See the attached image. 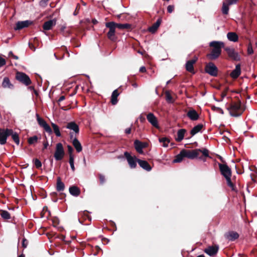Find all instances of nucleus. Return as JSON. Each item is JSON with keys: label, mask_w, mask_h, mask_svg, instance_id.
<instances>
[{"label": "nucleus", "mask_w": 257, "mask_h": 257, "mask_svg": "<svg viewBox=\"0 0 257 257\" xmlns=\"http://www.w3.org/2000/svg\"><path fill=\"white\" fill-rule=\"evenodd\" d=\"M209 46L213 48L210 53L207 55V57L210 60H215L220 55L221 48L224 47V43L222 42L212 41Z\"/></svg>", "instance_id": "obj_1"}, {"label": "nucleus", "mask_w": 257, "mask_h": 257, "mask_svg": "<svg viewBox=\"0 0 257 257\" xmlns=\"http://www.w3.org/2000/svg\"><path fill=\"white\" fill-rule=\"evenodd\" d=\"M227 109L230 114L234 117L240 116L243 111L241 108V102L239 101L232 102Z\"/></svg>", "instance_id": "obj_2"}, {"label": "nucleus", "mask_w": 257, "mask_h": 257, "mask_svg": "<svg viewBox=\"0 0 257 257\" xmlns=\"http://www.w3.org/2000/svg\"><path fill=\"white\" fill-rule=\"evenodd\" d=\"M16 79L26 86L31 84L32 82L29 76L22 72H17L16 73Z\"/></svg>", "instance_id": "obj_3"}, {"label": "nucleus", "mask_w": 257, "mask_h": 257, "mask_svg": "<svg viewBox=\"0 0 257 257\" xmlns=\"http://www.w3.org/2000/svg\"><path fill=\"white\" fill-rule=\"evenodd\" d=\"M105 26L109 29V31L107 34L108 38L112 41H115L116 37L115 33L116 28L115 27V23L113 22L106 23Z\"/></svg>", "instance_id": "obj_4"}, {"label": "nucleus", "mask_w": 257, "mask_h": 257, "mask_svg": "<svg viewBox=\"0 0 257 257\" xmlns=\"http://www.w3.org/2000/svg\"><path fill=\"white\" fill-rule=\"evenodd\" d=\"M64 155V149L62 144L60 143L57 144L54 158L56 161L61 160Z\"/></svg>", "instance_id": "obj_5"}, {"label": "nucleus", "mask_w": 257, "mask_h": 257, "mask_svg": "<svg viewBox=\"0 0 257 257\" xmlns=\"http://www.w3.org/2000/svg\"><path fill=\"white\" fill-rule=\"evenodd\" d=\"M205 72L212 76H216L218 74V68L212 62L207 64L205 68Z\"/></svg>", "instance_id": "obj_6"}, {"label": "nucleus", "mask_w": 257, "mask_h": 257, "mask_svg": "<svg viewBox=\"0 0 257 257\" xmlns=\"http://www.w3.org/2000/svg\"><path fill=\"white\" fill-rule=\"evenodd\" d=\"M218 166L221 174L225 177V178L231 177V169L226 164H219Z\"/></svg>", "instance_id": "obj_7"}, {"label": "nucleus", "mask_w": 257, "mask_h": 257, "mask_svg": "<svg viewBox=\"0 0 257 257\" xmlns=\"http://www.w3.org/2000/svg\"><path fill=\"white\" fill-rule=\"evenodd\" d=\"M124 155L126 157L130 167L132 169L135 168L137 166V162H138L137 161L138 159H137L136 157L131 156L127 152H125Z\"/></svg>", "instance_id": "obj_8"}, {"label": "nucleus", "mask_w": 257, "mask_h": 257, "mask_svg": "<svg viewBox=\"0 0 257 257\" xmlns=\"http://www.w3.org/2000/svg\"><path fill=\"white\" fill-rule=\"evenodd\" d=\"M186 158L193 159L196 158L199 155V153L201 151V149H195L193 150H183Z\"/></svg>", "instance_id": "obj_9"}, {"label": "nucleus", "mask_w": 257, "mask_h": 257, "mask_svg": "<svg viewBox=\"0 0 257 257\" xmlns=\"http://www.w3.org/2000/svg\"><path fill=\"white\" fill-rule=\"evenodd\" d=\"M37 120L39 124L43 127V128L47 133L50 134L52 133V131L50 126L48 124L45 120L40 117L38 114H37Z\"/></svg>", "instance_id": "obj_10"}, {"label": "nucleus", "mask_w": 257, "mask_h": 257, "mask_svg": "<svg viewBox=\"0 0 257 257\" xmlns=\"http://www.w3.org/2000/svg\"><path fill=\"white\" fill-rule=\"evenodd\" d=\"M147 119L148 121L151 124V125L158 128L159 127L158 121L157 118L155 116V115L152 112L149 113L147 115Z\"/></svg>", "instance_id": "obj_11"}, {"label": "nucleus", "mask_w": 257, "mask_h": 257, "mask_svg": "<svg viewBox=\"0 0 257 257\" xmlns=\"http://www.w3.org/2000/svg\"><path fill=\"white\" fill-rule=\"evenodd\" d=\"M228 56L235 60H239L240 57L238 54L236 52L234 49L229 47L225 48Z\"/></svg>", "instance_id": "obj_12"}, {"label": "nucleus", "mask_w": 257, "mask_h": 257, "mask_svg": "<svg viewBox=\"0 0 257 257\" xmlns=\"http://www.w3.org/2000/svg\"><path fill=\"white\" fill-rule=\"evenodd\" d=\"M9 137V133L7 129L0 128V144L5 145L7 143V138Z\"/></svg>", "instance_id": "obj_13"}, {"label": "nucleus", "mask_w": 257, "mask_h": 257, "mask_svg": "<svg viewBox=\"0 0 257 257\" xmlns=\"http://www.w3.org/2000/svg\"><path fill=\"white\" fill-rule=\"evenodd\" d=\"M70 136L71 139H73V145L75 148L76 151L78 153L80 152L82 150V148L80 142L76 139V138L74 137L73 133H71L70 134Z\"/></svg>", "instance_id": "obj_14"}, {"label": "nucleus", "mask_w": 257, "mask_h": 257, "mask_svg": "<svg viewBox=\"0 0 257 257\" xmlns=\"http://www.w3.org/2000/svg\"><path fill=\"white\" fill-rule=\"evenodd\" d=\"M218 246H210L204 249V252L209 256L216 254L218 251Z\"/></svg>", "instance_id": "obj_15"}, {"label": "nucleus", "mask_w": 257, "mask_h": 257, "mask_svg": "<svg viewBox=\"0 0 257 257\" xmlns=\"http://www.w3.org/2000/svg\"><path fill=\"white\" fill-rule=\"evenodd\" d=\"M197 57H195L193 59L187 61L185 65L186 70L190 72H194L193 65L197 61Z\"/></svg>", "instance_id": "obj_16"}, {"label": "nucleus", "mask_w": 257, "mask_h": 257, "mask_svg": "<svg viewBox=\"0 0 257 257\" xmlns=\"http://www.w3.org/2000/svg\"><path fill=\"white\" fill-rule=\"evenodd\" d=\"M66 127L67 129L73 131L75 134H78L79 132V126L74 121L68 122Z\"/></svg>", "instance_id": "obj_17"}, {"label": "nucleus", "mask_w": 257, "mask_h": 257, "mask_svg": "<svg viewBox=\"0 0 257 257\" xmlns=\"http://www.w3.org/2000/svg\"><path fill=\"white\" fill-rule=\"evenodd\" d=\"M32 22L29 20L19 21L16 24L15 30H21L28 27Z\"/></svg>", "instance_id": "obj_18"}, {"label": "nucleus", "mask_w": 257, "mask_h": 257, "mask_svg": "<svg viewBox=\"0 0 257 257\" xmlns=\"http://www.w3.org/2000/svg\"><path fill=\"white\" fill-rule=\"evenodd\" d=\"M225 238L229 241H233L239 237V234L235 231H229L225 235Z\"/></svg>", "instance_id": "obj_19"}, {"label": "nucleus", "mask_w": 257, "mask_h": 257, "mask_svg": "<svg viewBox=\"0 0 257 257\" xmlns=\"http://www.w3.org/2000/svg\"><path fill=\"white\" fill-rule=\"evenodd\" d=\"M56 24V20L55 19L51 20L45 22L43 26V28L45 30H49Z\"/></svg>", "instance_id": "obj_20"}, {"label": "nucleus", "mask_w": 257, "mask_h": 257, "mask_svg": "<svg viewBox=\"0 0 257 257\" xmlns=\"http://www.w3.org/2000/svg\"><path fill=\"white\" fill-rule=\"evenodd\" d=\"M241 73V68L240 64H237L235 69L230 74V76L233 79L237 78Z\"/></svg>", "instance_id": "obj_21"}, {"label": "nucleus", "mask_w": 257, "mask_h": 257, "mask_svg": "<svg viewBox=\"0 0 257 257\" xmlns=\"http://www.w3.org/2000/svg\"><path fill=\"white\" fill-rule=\"evenodd\" d=\"M7 132L9 133V136H11L13 140L17 145H19L20 140L18 134L14 132L13 130L7 128Z\"/></svg>", "instance_id": "obj_22"}, {"label": "nucleus", "mask_w": 257, "mask_h": 257, "mask_svg": "<svg viewBox=\"0 0 257 257\" xmlns=\"http://www.w3.org/2000/svg\"><path fill=\"white\" fill-rule=\"evenodd\" d=\"M187 116L191 120H196L199 118V115L197 113V111L194 109L189 110L187 113Z\"/></svg>", "instance_id": "obj_23"}, {"label": "nucleus", "mask_w": 257, "mask_h": 257, "mask_svg": "<svg viewBox=\"0 0 257 257\" xmlns=\"http://www.w3.org/2000/svg\"><path fill=\"white\" fill-rule=\"evenodd\" d=\"M2 85L4 88L13 89L14 88L13 84L11 82L10 79L8 77L4 78Z\"/></svg>", "instance_id": "obj_24"}, {"label": "nucleus", "mask_w": 257, "mask_h": 257, "mask_svg": "<svg viewBox=\"0 0 257 257\" xmlns=\"http://www.w3.org/2000/svg\"><path fill=\"white\" fill-rule=\"evenodd\" d=\"M137 162L139 163L140 167H142L143 169L147 170V171H150L151 170V167L146 161L141 160L139 159L138 160Z\"/></svg>", "instance_id": "obj_25"}, {"label": "nucleus", "mask_w": 257, "mask_h": 257, "mask_svg": "<svg viewBox=\"0 0 257 257\" xmlns=\"http://www.w3.org/2000/svg\"><path fill=\"white\" fill-rule=\"evenodd\" d=\"M69 191L71 195L75 197L79 196L80 193V189L76 186L69 187Z\"/></svg>", "instance_id": "obj_26"}, {"label": "nucleus", "mask_w": 257, "mask_h": 257, "mask_svg": "<svg viewBox=\"0 0 257 257\" xmlns=\"http://www.w3.org/2000/svg\"><path fill=\"white\" fill-rule=\"evenodd\" d=\"M161 22V20L158 19L155 23L149 28V31L152 33H154L160 25Z\"/></svg>", "instance_id": "obj_27"}, {"label": "nucleus", "mask_w": 257, "mask_h": 257, "mask_svg": "<svg viewBox=\"0 0 257 257\" xmlns=\"http://www.w3.org/2000/svg\"><path fill=\"white\" fill-rule=\"evenodd\" d=\"M185 133L186 130L185 129H180L178 130V131L177 132V137L176 138V141L180 142L182 140H183Z\"/></svg>", "instance_id": "obj_28"}, {"label": "nucleus", "mask_w": 257, "mask_h": 257, "mask_svg": "<svg viewBox=\"0 0 257 257\" xmlns=\"http://www.w3.org/2000/svg\"><path fill=\"white\" fill-rule=\"evenodd\" d=\"M227 39L230 41L234 42L237 41L238 37L237 34L233 32H229L227 34Z\"/></svg>", "instance_id": "obj_29"}, {"label": "nucleus", "mask_w": 257, "mask_h": 257, "mask_svg": "<svg viewBox=\"0 0 257 257\" xmlns=\"http://www.w3.org/2000/svg\"><path fill=\"white\" fill-rule=\"evenodd\" d=\"M134 145L138 153L142 154L143 153V148L144 147L142 143L138 140H136L135 141Z\"/></svg>", "instance_id": "obj_30"}, {"label": "nucleus", "mask_w": 257, "mask_h": 257, "mask_svg": "<svg viewBox=\"0 0 257 257\" xmlns=\"http://www.w3.org/2000/svg\"><path fill=\"white\" fill-rule=\"evenodd\" d=\"M203 127V125L202 124H198L197 125L195 126L191 131L190 134L193 136L196 135L197 133H199Z\"/></svg>", "instance_id": "obj_31"}, {"label": "nucleus", "mask_w": 257, "mask_h": 257, "mask_svg": "<svg viewBox=\"0 0 257 257\" xmlns=\"http://www.w3.org/2000/svg\"><path fill=\"white\" fill-rule=\"evenodd\" d=\"M65 188L64 184L61 181L60 177L57 179L56 189L58 191H63Z\"/></svg>", "instance_id": "obj_32"}, {"label": "nucleus", "mask_w": 257, "mask_h": 257, "mask_svg": "<svg viewBox=\"0 0 257 257\" xmlns=\"http://www.w3.org/2000/svg\"><path fill=\"white\" fill-rule=\"evenodd\" d=\"M184 158H185L184 152L182 150L180 153L176 156L175 159L173 160L174 163H180L181 162Z\"/></svg>", "instance_id": "obj_33"}, {"label": "nucleus", "mask_w": 257, "mask_h": 257, "mask_svg": "<svg viewBox=\"0 0 257 257\" xmlns=\"http://www.w3.org/2000/svg\"><path fill=\"white\" fill-rule=\"evenodd\" d=\"M115 27L120 30L128 29L131 28V25L128 24H117L115 23Z\"/></svg>", "instance_id": "obj_34"}, {"label": "nucleus", "mask_w": 257, "mask_h": 257, "mask_svg": "<svg viewBox=\"0 0 257 257\" xmlns=\"http://www.w3.org/2000/svg\"><path fill=\"white\" fill-rule=\"evenodd\" d=\"M0 215L4 219L8 220L11 218V214L6 210H1Z\"/></svg>", "instance_id": "obj_35"}, {"label": "nucleus", "mask_w": 257, "mask_h": 257, "mask_svg": "<svg viewBox=\"0 0 257 257\" xmlns=\"http://www.w3.org/2000/svg\"><path fill=\"white\" fill-rule=\"evenodd\" d=\"M165 96H166V100L168 103H173L175 101V99H173V97L172 96L171 94L169 92V91H166L165 92Z\"/></svg>", "instance_id": "obj_36"}, {"label": "nucleus", "mask_w": 257, "mask_h": 257, "mask_svg": "<svg viewBox=\"0 0 257 257\" xmlns=\"http://www.w3.org/2000/svg\"><path fill=\"white\" fill-rule=\"evenodd\" d=\"M51 125L53 128L54 132L56 136L58 137H60L61 136V135L58 126L53 122L51 123Z\"/></svg>", "instance_id": "obj_37"}, {"label": "nucleus", "mask_w": 257, "mask_h": 257, "mask_svg": "<svg viewBox=\"0 0 257 257\" xmlns=\"http://www.w3.org/2000/svg\"><path fill=\"white\" fill-rule=\"evenodd\" d=\"M159 142L163 143L162 146L163 147L166 148L168 147V144L169 143L170 141L166 138H163L159 139Z\"/></svg>", "instance_id": "obj_38"}, {"label": "nucleus", "mask_w": 257, "mask_h": 257, "mask_svg": "<svg viewBox=\"0 0 257 257\" xmlns=\"http://www.w3.org/2000/svg\"><path fill=\"white\" fill-rule=\"evenodd\" d=\"M229 11V6L227 5L226 3H223L222 7V12L223 14L227 15Z\"/></svg>", "instance_id": "obj_39"}, {"label": "nucleus", "mask_w": 257, "mask_h": 257, "mask_svg": "<svg viewBox=\"0 0 257 257\" xmlns=\"http://www.w3.org/2000/svg\"><path fill=\"white\" fill-rule=\"evenodd\" d=\"M38 140V137L36 136H34L33 137H30L28 139V143L30 145H32L35 144L37 142Z\"/></svg>", "instance_id": "obj_40"}, {"label": "nucleus", "mask_w": 257, "mask_h": 257, "mask_svg": "<svg viewBox=\"0 0 257 257\" xmlns=\"http://www.w3.org/2000/svg\"><path fill=\"white\" fill-rule=\"evenodd\" d=\"M69 162L72 170L74 172L75 171V167L74 163V157L73 155H70Z\"/></svg>", "instance_id": "obj_41"}, {"label": "nucleus", "mask_w": 257, "mask_h": 257, "mask_svg": "<svg viewBox=\"0 0 257 257\" xmlns=\"http://www.w3.org/2000/svg\"><path fill=\"white\" fill-rule=\"evenodd\" d=\"M225 179H226V180L227 182V185L229 187H230L232 189V190H234V185H233V184L231 182V177L226 178Z\"/></svg>", "instance_id": "obj_42"}, {"label": "nucleus", "mask_w": 257, "mask_h": 257, "mask_svg": "<svg viewBox=\"0 0 257 257\" xmlns=\"http://www.w3.org/2000/svg\"><path fill=\"white\" fill-rule=\"evenodd\" d=\"M49 0H41L39 3V5L41 8H45L48 4Z\"/></svg>", "instance_id": "obj_43"}, {"label": "nucleus", "mask_w": 257, "mask_h": 257, "mask_svg": "<svg viewBox=\"0 0 257 257\" xmlns=\"http://www.w3.org/2000/svg\"><path fill=\"white\" fill-rule=\"evenodd\" d=\"M212 109L214 111H215L218 113H220L221 114H223V110L220 108V107H216V106H212Z\"/></svg>", "instance_id": "obj_44"}, {"label": "nucleus", "mask_w": 257, "mask_h": 257, "mask_svg": "<svg viewBox=\"0 0 257 257\" xmlns=\"http://www.w3.org/2000/svg\"><path fill=\"white\" fill-rule=\"evenodd\" d=\"M34 163L37 168H39L42 166L41 162L38 159H35L34 160Z\"/></svg>", "instance_id": "obj_45"}, {"label": "nucleus", "mask_w": 257, "mask_h": 257, "mask_svg": "<svg viewBox=\"0 0 257 257\" xmlns=\"http://www.w3.org/2000/svg\"><path fill=\"white\" fill-rule=\"evenodd\" d=\"M238 0H225V3H226L227 5L228 6L229 5L235 4Z\"/></svg>", "instance_id": "obj_46"}, {"label": "nucleus", "mask_w": 257, "mask_h": 257, "mask_svg": "<svg viewBox=\"0 0 257 257\" xmlns=\"http://www.w3.org/2000/svg\"><path fill=\"white\" fill-rule=\"evenodd\" d=\"M111 102L112 104L115 105L117 102V98L111 96Z\"/></svg>", "instance_id": "obj_47"}, {"label": "nucleus", "mask_w": 257, "mask_h": 257, "mask_svg": "<svg viewBox=\"0 0 257 257\" xmlns=\"http://www.w3.org/2000/svg\"><path fill=\"white\" fill-rule=\"evenodd\" d=\"M200 152H202L203 156L205 157H209V152L208 150L206 149H204L203 150H201V151Z\"/></svg>", "instance_id": "obj_48"}, {"label": "nucleus", "mask_w": 257, "mask_h": 257, "mask_svg": "<svg viewBox=\"0 0 257 257\" xmlns=\"http://www.w3.org/2000/svg\"><path fill=\"white\" fill-rule=\"evenodd\" d=\"M100 184H102L105 182V177L102 174L99 175Z\"/></svg>", "instance_id": "obj_49"}, {"label": "nucleus", "mask_w": 257, "mask_h": 257, "mask_svg": "<svg viewBox=\"0 0 257 257\" xmlns=\"http://www.w3.org/2000/svg\"><path fill=\"white\" fill-rule=\"evenodd\" d=\"M6 63V62L5 59L0 56V67L5 65Z\"/></svg>", "instance_id": "obj_50"}, {"label": "nucleus", "mask_w": 257, "mask_h": 257, "mask_svg": "<svg viewBox=\"0 0 257 257\" xmlns=\"http://www.w3.org/2000/svg\"><path fill=\"white\" fill-rule=\"evenodd\" d=\"M174 7L172 5H169L167 7V11L169 13H171L174 11Z\"/></svg>", "instance_id": "obj_51"}, {"label": "nucleus", "mask_w": 257, "mask_h": 257, "mask_svg": "<svg viewBox=\"0 0 257 257\" xmlns=\"http://www.w3.org/2000/svg\"><path fill=\"white\" fill-rule=\"evenodd\" d=\"M247 52L248 54H252L253 53V49L251 45L248 46Z\"/></svg>", "instance_id": "obj_52"}, {"label": "nucleus", "mask_w": 257, "mask_h": 257, "mask_svg": "<svg viewBox=\"0 0 257 257\" xmlns=\"http://www.w3.org/2000/svg\"><path fill=\"white\" fill-rule=\"evenodd\" d=\"M119 95V93L118 92V91L117 89L114 90L111 94V96L113 97H116L117 98L118 96Z\"/></svg>", "instance_id": "obj_53"}, {"label": "nucleus", "mask_w": 257, "mask_h": 257, "mask_svg": "<svg viewBox=\"0 0 257 257\" xmlns=\"http://www.w3.org/2000/svg\"><path fill=\"white\" fill-rule=\"evenodd\" d=\"M27 245H28V241L26 239H25L24 238L23 239V242H22V246L24 247V248H26L27 246Z\"/></svg>", "instance_id": "obj_54"}, {"label": "nucleus", "mask_w": 257, "mask_h": 257, "mask_svg": "<svg viewBox=\"0 0 257 257\" xmlns=\"http://www.w3.org/2000/svg\"><path fill=\"white\" fill-rule=\"evenodd\" d=\"M67 148H68V152H69V156L71 155H73L72 154V152H73V148L71 146L68 145L67 146Z\"/></svg>", "instance_id": "obj_55"}, {"label": "nucleus", "mask_w": 257, "mask_h": 257, "mask_svg": "<svg viewBox=\"0 0 257 257\" xmlns=\"http://www.w3.org/2000/svg\"><path fill=\"white\" fill-rule=\"evenodd\" d=\"M49 145V144H48V142L47 141L44 142L43 143V150H44V149H46L47 148L48 146Z\"/></svg>", "instance_id": "obj_56"}, {"label": "nucleus", "mask_w": 257, "mask_h": 257, "mask_svg": "<svg viewBox=\"0 0 257 257\" xmlns=\"http://www.w3.org/2000/svg\"><path fill=\"white\" fill-rule=\"evenodd\" d=\"M139 71L141 72H146V67L145 66H142L141 67H140Z\"/></svg>", "instance_id": "obj_57"}, {"label": "nucleus", "mask_w": 257, "mask_h": 257, "mask_svg": "<svg viewBox=\"0 0 257 257\" xmlns=\"http://www.w3.org/2000/svg\"><path fill=\"white\" fill-rule=\"evenodd\" d=\"M65 96H63V95L59 97V99H58V102H61V101H62L64 100L65 99Z\"/></svg>", "instance_id": "obj_58"}, {"label": "nucleus", "mask_w": 257, "mask_h": 257, "mask_svg": "<svg viewBox=\"0 0 257 257\" xmlns=\"http://www.w3.org/2000/svg\"><path fill=\"white\" fill-rule=\"evenodd\" d=\"M125 133L127 134H130L131 132V128H127L125 130Z\"/></svg>", "instance_id": "obj_59"}, {"label": "nucleus", "mask_w": 257, "mask_h": 257, "mask_svg": "<svg viewBox=\"0 0 257 257\" xmlns=\"http://www.w3.org/2000/svg\"><path fill=\"white\" fill-rule=\"evenodd\" d=\"M66 29V26H62L61 28V31L63 33V34H64V33H65V30Z\"/></svg>", "instance_id": "obj_60"}, {"label": "nucleus", "mask_w": 257, "mask_h": 257, "mask_svg": "<svg viewBox=\"0 0 257 257\" xmlns=\"http://www.w3.org/2000/svg\"><path fill=\"white\" fill-rule=\"evenodd\" d=\"M12 56V57H13L15 59H16V60L18 59V58H18V57L17 56H16V55H14V54H13Z\"/></svg>", "instance_id": "obj_61"}, {"label": "nucleus", "mask_w": 257, "mask_h": 257, "mask_svg": "<svg viewBox=\"0 0 257 257\" xmlns=\"http://www.w3.org/2000/svg\"><path fill=\"white\" fill-rule=\"evenodd\" d=\"M133 86L135 87H137V84L136 83H135V84H133Z\"/></svg>", "instance_id": "obj_62"}, {"label": "nucleus", "mask_w": 257, "mask_h": 257, "mask_svg": "<svg viewBox=\"0 0 257 257\" xmlns=\"http://www.w3.org/2000/svg\"><path fill=\"white\" fill-rule=\"evenodd\" d=\"M197 257H205V256L203 254L199 255Z\"/></svg>", "instance_id": "obj_63"}, {"label": "nucleus", "mask_w": 257, "mask_h": 257, "mask_svg": "<svg viewBox=\"0 0 257 257\" xmlns=\"http://www.w3.org/2000/svg\"><path fill=\"white\" fill-rule=\"evenodd\" d=\"M19 257H25V255L23 254H21L19 256Z\"/></svg>", "instance_id": "obj_64"}]
</instances>
